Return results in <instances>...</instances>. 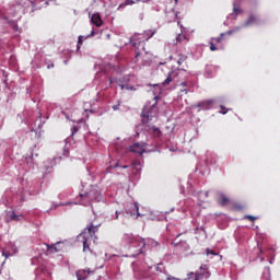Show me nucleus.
Masks as SVG:
<instances>
[{
    "label": "nucleus",
    "mask_w": 280,
    "mask_h": 280,
    "mask_svg": "<svg viewBox=\"0 0 280 280\" xmlns=\"http://www.w3.org/2000/svg\"><path fill=\"white\" fill-rule=\"evenodd\" d=\"M97 225L90 224L88 229H85L81 234L80 237H82L83 242V250L86 253L89 250V244L91 240H97V236H95V233H97Z\"/></svg>",
    "instance_id": "1"
},
{
    "label": "nucleus",
    "mask_w": 280,
    "mask_h": 280,
    "mask_svg": "<svg viewBox=\"0 0 280 280\" xmlns=\"http://www.w3.org/2000/svg\"><path fill=\"white\" fill-rule=\"evenodd\" d=\"M122 242L125 244H129L133 248H138V253H143V248H145V238L140 237V236H135L132 234H125L122 237Z\"/></svg>",
    "instance_id": "2"
},
{
    "label": "nucleus",
    "mask_w": 280,
    "mask_h": 280,
    "mask_svg": "<svg viewBox=\"0 0 280 280\" xmlns=\"http://www.w3.org/2000/svg\"><path fill=\"white\" fill-rule=\"evenodd\" d=\"M132 47H136V49H139L140 47H142V49H145V46H143V43H145V39L143 37V34H135L132 37H131V40H130Z\"/></svg>",
    "instance_id": "3"
},
{
    "label": "nucleus",
    "mask_w": 280,
    "mask_h": 280,
    "mask_svg": "<svg viewBox=\"0 0 280 280\" xmlns=\"http://www.w3.org/2000/svg\"><path fill=\"white\" fill-rule=\"evenodd\" d=\"M130 152H135L136 154H144L145 152V143H133L130 148H129Z\"/></svg>",
    "instance_id": "4"
},
{
    "label": "nucleus",
    "mask_w": 280,
    "mask_h": 280,
    "mask_svg": "<svg viewBox=\"0 0 280 280\" xmlns=\"http://www.w3.org/2000/svg\"><path fill=\"white\" fill-rule=\"evenodd\" d=\"M89 16L91 19V23L96 27H102V25H104V21H102V16L100 15V13H94L92 15L90 13Z\"/></svg>",
    "instance_id": "5"
},
{
    "label": "nucleus",
    "mask_w": 280,
    "mask_h": 280,
    "mask_svg": "<svg viewBox=\"0 0 280 280\" xmlns=\"http://www.w3.org/2000/svg\"><path fill=\"white\" fill-rule=\"evenodd\" d=\"M81 198H89V200H100L101 197L97 190L92 189L91 191L81 195Z\"/></svg>",
    "instance_id": "6"
},
{
    "label": "nucleus",
    "mask_w": 280,
    "mask_h": 280,
    "mask_svg": "<svg viewBox=\"0 0 280 280\" xmlns=\"http://www.w3.org/2000/svg\"><path fill=\"white\" fill-rule=\"evenodd\" d=\"M213 104V101H203L201 103H198L197 105H194V108H201V110H209L211 108V105Z\"/></svg>",
    "instance_id": "7"
},
{
    "label": "nucleus",
    "mask_w": 280,
    "mask_h": 280,
    "mask_svg": "<svg viewBox=\"0 0 280 280\" xmlns=\"http://www.w3.org/2000/svg\"><path fill=\"white\" fill-rule=\"evenodd\" d=\"M91 269H82L77 271V280H85L89 278V276L92 273Z\"/></svg>",
    "instance_id": "8"
},
{
    "label": "nucleus",
    "mask_w": 280,
    "mask_h": 280,
    "mask_svg": "<svg viewBox=\"0 0 280 280\" xmlns=\"http://www.w3.org/2000/svg\"><path fill=\"white\" fill-rule=\"evenodd\" d=\"M16 253H19V248H16V246H14V245H11V250L5 252V249H3L2 256L5 257V259H8L9 257L16 255Z\"/></svg>",
    "instance_id": "9"
},
{
    "label": "nucleus",
    "mask_w": 280,
    "mask_h": 280,
    "mask_svg": "<svg viewBox=\"0 0 280 280\" xmlns=\"http://www.w3.org/2000/svg\"><path fill=\"white\" fill-rule=\"evenodd\" d=\"M141 34H142L144 40H150V38H152V36H154V34H156V31L147 30Z\"/></svg>",
    "instance_id": "10"
},
{
    "label": "nucleus",
    "mask_w": 280,
    "mask_h": 280,
    "mask_svg": "<svg viewBox=\"0 0 280 280\" xmlns=\"http://www.w3.org/2000/svg\"><path fill=\"white\" fill-rule=\"evenodd\" d=\"M127 213H129V215H135L136 213V218H139L141 215V213H139V202H135L133 203V211H127Z\"/></svg>",
    "instance_id": "11"
},
{
    "label": "nucleus",
    "mask_w": 280,
    "mask_h": 280,
    "mask_svg": "<svg viewBox=\"0 0 280 280\" xmlns=\"http://www.w3.org/2000/svg\"><path fill=\"white\" fill-rule=\"evenodd\" d=\"M58 244H60V243H56L54 245L46 244L47 252L51 253V254L58 253L60 250V249H58Z\"/></svg>",
    "instance_id": "12"
},
{
    "label": "nucleus",
    "mask_w": 280,
    "mask_h": 280,
    "mask_svg": "<svg viewBox=\"0 0 280 280\" xmlns=\"http://www.w3.org/2000/svg\"><path fill=\"white\" fill-rule=\"evenodd\" d=\"M188 280H202V273L190 272L187 275Z\"/></svg>",
    "instance_id": "13"
},
{
    "label": "nucleus",
    "mask_w": 280,
    "mask_h": 280,
    "mask_svg": "<svg viewBox=\"0 0 280 280\" xmlns=\"http://www.w3.org/2000/svg\"><path fill=\"white\" fill-rule=\"evenodd\" d=\"M176 44L178 43H187V35H183V33H179L176 38Z\"/></svg>",
    "instance_id": "14"
},
{
    "label": "nucleus",
    "mask_w": 280,
    "mask_h": 280,
    "mask_svg": "<svg viewBox=\"0 0 280 280\" xmlns=\"http://www.w3.org/2000/svg\"><path fill=\"white\" fill-rule=\"evenodd\" d=\"M218 202L219 205H229V198H226V196H224L223 194H221L218 198Z\"/></svg>",
    "instance_id": "15"
},
{
    "label": "nucleus",
    "mask_w": 280,
    "mask_h": 280,
    "mask_svg": "<svg viewBox=\"0 0 280 280\" xmlns=\"http://www.w3.org/2000/svg\"><path fill=\"white\" fill-rule=\"evenodd\" d=\"M254 23H257V19H255V16H250L245 23H244V27H248L249 25H253Z\"/></svg>",
    "instance_id": "16"
},
{
    "label": "nucleus",
    "mask_w": 280,
    "mask_h": 280,
    "mask_svg": "<svg viewBox=\"0 0 280 280\" xmlns=\"http://www.w3.org/2000/svg\"><path fill=\"white\" fill-rule=\"evenodd\" d=\"M143 165L141 164V162H133L132 163V168L136 170V172H141Z\"/></svg>",
    "instance_id": "17"
},
{
    "label": "nucleus",
    "mask_w": 280,
    "mask_h": 280,
    "mask_svg": "<svg viewBox=\"0 0 280 280\" xmlns=\"http://www.w3.org/2000/svg\"><path fill=\"white\" fill-rule=\"evenodd\" d=\"M174 72H170L168 73V75H167V78L163 81V86H167V84H172V74H173Z\"/></svg>",
    "instance_id": "18"
},
{
    "label": "nucleus",
    "mask_w": 280,
    "mask_h": 280,
    "mask_svg": "<svg viewBox=\"0 0 280 280\" xmlns=\"http://www.w3.org/2000/svg\"><path fill=\"white\" fill-rule=\"evenodd\" d=\"M120 89H121V91H137V89H135V86H130L128 84H121Z\"/></svg>",
    "instance_id": "19"
},
{
    "label": "nucleus",
    "mask_w": 280,
    "mask_h": 280,
    "mask_svg": "<svg viewBox=\"0 0 280 280\" xmlns=\"http://www.w3.org/2000/svg\"><path fill=\"white\" fill-rule=\"evenodd\" d=\"M95 35V31H91V33L88 36H79V43H82L83 40H86V38H89L90 36H94Z\"/></svg>",
    "instance_id": "20"
},
{
    "label": "nucleus",
    "mask_w": 280,
    "mask_h": 280,
    "mask_svg": "<svg viewBox=\"0 0 280 280\" xmlns=\"http://www.w3.org/2000/svg\"><path fill=\"white\" fill-rule=\"evenodd\" d=\"M8 215H9L10 220H13L15 222H19V220H20L19 215H16V213H14V212H9Z\"/></svg>",
    "instance_id": "21"
},
{
    "label": "nucleus",
    "mask_w": 280,
    "mask_h": 280,
    "mask_svg": "<svg viewBox=\"0 0 280 280\" xmlns=\"http://www.w3.org/2000/svg\"><path fill=\"white\" fill-rule=\"evenodd\" d=\"M233 10L235 12V14H242V9H240V7H237V4L234 3Z\"/></svg>",
    "instance_id": "22"
},
{
    "label": "nucleus",
    "mask_w": 280,
    "mask_h": 280,
    "mask_svg": "<svg viewBox=\"0 0 280 280\" xmlns=\"http://www.w3.org/2000/svg\"><path fill=\"white\" fill-rule=\"evenodd\" d=\"M206 255H214L215 257H218V255H220V254H218V253L211 250L210 248H207V249H206Z\"/></svg>",
    "instance_id": "23"
},
{
    "label": "nucleus",
    "mask_w": 280,
    "mask_h": 280,
    "mask_svg": "<svg viewBox=\"0 0 280 280\" xmlns=\"http://www.w3.org/2000/svg\"><path fill=\"white\" fill-rule=\"evenodd\" d=\"M166 280H187V279H179V278L173 277L172 275L167 273Z\"/></svg>",
    "instance_id": "24"
},
{
    "label": "nucleus",
    "mask_w": 280,
    "mask_h": 280,
    "mask_svg": "<svg viewBox=\"0 0 280 280\" xmlns=\"http://www.w3.org/2000/svg\"><path fill=\"white\" fill-rule=\"evenodd\" d=\"M220 108L222 109L220 113L221 115H226L229 113V109H226V107H224V105H221Z\"/></svg>",
    "instance_id": "25"
},
{
    "label": "nucleus",
    "mask_w": 280,
    "mask_h": 280,
    "mask_svg": "<svg viewBox=\"0 0 280 280\" xmlns=\"http://www.w3.org/2000/svg\"><path fill=\"white\" fill-rule=\"evenodd\" d=\"M210 50L211 51H217L218 48L215 47V45L213 44V42H210Z\"/></svg>",
    "instance_id": "26"
},
{
    "label": "nucleus",
    "mask_w": 280,
    "mask_h": 280,
    "mask_svg": "<svg viewBox=\"0 0 280 280\" xmlns=\"http://www.w3.org/2000/svg\"><path fill=\"white\" fill-rule=\"evenodd\" d=\"M245 218L247 220H250V222H255V220H257V217H253V215H245Z\"/></svg>",
    "instance_id": "27"
},
{
    "label": "nucleus",
    "mask_w": 280,
    "mask_h": 280,
    "mask_svg": "<svg viewBox=\"0 0 280 280\" xmlns=\"http://www.w3.org/2000/svg\"><path fill=\"white\" fill-rule=\"evenodd\" d=\"M234 32H240V26L235 27L232 31H229L226 34L231 35V34H234Z\"/></svg>",
    "instance_id": "28"
},
{
    "label": "nucleus",
    "mask_w": 280,
    "mask_h": 280,
    "mask_svg": "<svg viewBox=\"0 0 280 280\" xmlns=\"http://www.w3.org/2000/svg\"><path fill=\"white\" fill-rule=\"evenodd\" d=\"M142 117H143V119H145V117L148 119L149 116L145 114V110L142 112Z\"/></svg>",
    "instance_id": "29"
},
{
    "label": "nucleus",
    "mask_w": 280,
    "mask_h": 280,
    "mask_svg": "<svg viewBox=\"0 0 280 280\" xmlns=\"http://www.w3.org/2000/svg\"><path fill=\"white\" fill-rule=\"evenodd\" d=\"M75 132H78V127L72 128V135H74Z\"/></svg>",
    "instance_id": "30"
},
{
    "label": "nucleus",
    "mask_w": 280,
    "mask_h": 280,
    "mask_svg": "<svg viewBox=\"0 0 280 280\" xmlns=\"http://www.w3.org/2000/svg\"><path fill=\"white\" fill-rule=\"evenodd\" d=\"M217 43H221L222 42V37H218L215 38Z\"/></svg>",
    "instance_id": "31"
},
{
    "label": "nucleus",
    "mask_w": 280,
    "mask_h": 280,
    "mask_svg": "<svg viewBox=\"0 0 280 280\" xmlns=\"http://www.w3.org/2000/svg\"><path fill=\"white\" fill-rule=\"evenodd\" d=\"M130 3H135V1L127 0V5H130Z\"/></svg>",
    "instance_id": "32"
},
{
    "label": "nucleus",
    "mask_w": 280,
    "mask_h": 280,
    "mask_svg": "<svg viewBox=\"0 0 280 280\" xmlns=\"http://www.w3.org/2000/svg\"><path fill=\"white\" fill-rule=\"evenodd\" d=\"M182 86H184V88L187 86V82H185V81L182 82Z\"/></svg>",
    "instance_id": "33"
},
{
    "label": "nucleus",
    "mask_w": 280,
    "mask_h": 280,
    "mask_svg": "<svg viewBox=\"0 0 280 280\" xmlns=\"http://www.w3.org/2000/svg\"><path fill=\"white\" fill-rule=\"evenodd\" d=\"M182 93H186L187 94V89H183Z\"/></svg>",
    "instance_id": "34"
},
{
    "label": "nucleus",
    "mask_w": 280,
    "mask_h": 280,
    "mask_svg": "<svg viewBox=\"0 0 280 280\" xmlns=\"http://www.w3.org/2000/svg\"><path fill=\"white\" fill-rule=\"evenodd\" d=\"M113 108H114V110H117L119 107L117 105H115Z\"/></svg>",
    "instance_id": "35"
},
{
    "label": "nucleus",
    "mask_w": 280,
    "mask_h": 280,
    "mask_svg": "<svg viewBox=\"0 0 280 280\" xmlns=\"http://www.w3.org/2000/svg\"><path fill=\"white\" fill-rule=\"evenodd\" d=\"M106 36H107V39L110 40V34H107Z\"/></svg>",
    "instance_id": "36"
},
{
    "label": "nucleus",
    "mask_w": 280,
    "mask_h": 280,
    "mask_svg": "<svg viewBox=\"0 0 280 280\" xmlns=\"http://www.w3.org/2000/svg\"><path fill=\"white\" fill-rule=\"evenodd\" d=\"M117 218H119V212H118V211H116V219H117Z\"/></svg>",
    "instance_id": "37"
},
{
    "label": "nucleus",
    "mask_w": 280,
    "mask_h": 280,
    "mask_svg": "<svg viewBox=\"0 0 280 280\" xmlns=\"http://www.w3.org/2000/svg\"><path fill=\"white\" fill-rule=\"evenodd\" d=\"M153 241L152 240H148V244L152 243Z\"/></svg>",
    "instance_id": "38"
},
{
    "label": "nucleus",
    "mask_w": 280,
    "mask_h": 280,
    "mask_svg": "<svg viewBox=\"0 0 280 280\" xmlns=\"http://www.w3.org/2000/svg\"><path fill=\"white\" fill-rule=\"evenodd\" d=\"M23 10V7H19V11Z\"/></svg>",
    "instance_id": "39"
},
{
    "label": "nucleus",
    "mask_w": 280,
    "mask_h": 280,
    "mask_svg": "<svg viewBox=\"0 0 280 280\" xmlns=\"http://www.w3.org/2000/svg\"><path fill=\"white\" fill-rule=\"evenodd\" d=\"M154 131H155V132H159V128H155Z\"/></svg>",
    "instance_id": "40"
},
{
    "label": "nucleus",
    "mask_w": 280,
    "mask_h": 280,
    "mask_svg": "<svg viewBox=\"0 0 280 280\" xmlns=\"http://www.w3.org/2000/svg\"><path fill=\"white\" fill-rule=\"evenodd\" d=\"M222 36H224V33L221 34V38H222Z\"/></svg>",
    "instance_id": "41"
},
{
    "label": "nucleus",
    "mask_w": 280,
    "mask_h": 280,
    "mask_svg": "<svg viewBox=\"0 0 280 280\" xmlns=\"http://www.w3.org/2000/svg\"><path fill=\"white\" fill-rule=\"evenodd\" d=\"M176 3H178V0H175Z\"/></svg>",
    "instance_id": "42"
},
{
    "label": "nucleus",
    "mask_w": 280,
    "mask_h": 280,
    "mask_svg": "<svg viewBox=\"0 0 280 280\" xmlns=\"http://www.w3.org/2000/svg\"><path fill=\"white\" fill-rule=\"evenodd\" d=\"M220 259H222V256H220Z\"/></svg>",
    "instance_id": "43"
}]
</instances>
